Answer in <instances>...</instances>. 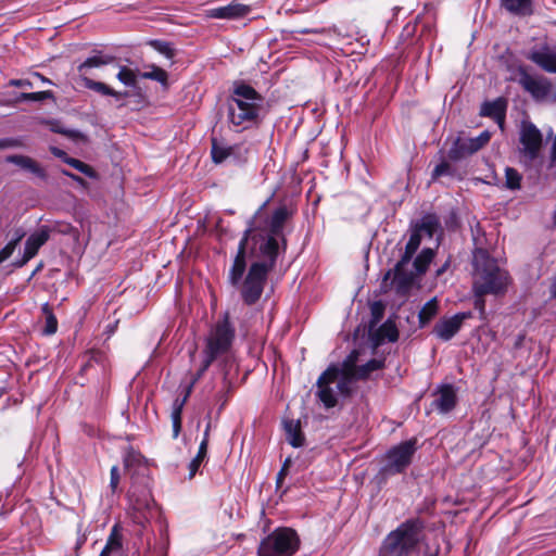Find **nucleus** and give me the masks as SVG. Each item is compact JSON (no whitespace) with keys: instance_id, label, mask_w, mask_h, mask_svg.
I'll use <instances>...</instances> for the list:
<instances>
[{"instance_id":"nucleus-1","label":"nucleus","mask_w":556,"mask_h":556,"mask_svg":"<svg viewBox=\"0 0 556 556\" xmlns=\"http://www.w3.org/2000/svg\"><path fill=\"white\" fill-rule=\"evenodd\" d=\"M262 208L248 222L227 277L232 287L240 288L241 299L247 305H253L261 299L267 276L276 265L277 239L283 237L285 223L292 214L286 205H281L268 220V233H253L256 216Z\"/></svg>"},{"instance_id":"nucleus-2","label":"nucleus","mask_w":556,"mask_h":556,"mask_svg":"<svg viewBox=\"0 0 556 556\" xmlns=\"http://www.w3.org/2000/svg\"><path fill=\"white\" fill-rule=\"evenodd\" d=\"M124 467L131 479L128 492L131 518L136 523L144 525L155 509V502L150 492L147 460L139 452L129 447L124 454Z\"/></svg>"},{"instance_id":"nucleus-3","label":"nucleus","mask_w":556,"mask_h":556,"mask_svg":"<svg viewBox=\"0 0 556 556\" xmlns=\"http://www.w3.org/2000/svg\"><path fill=\"white\" fill-rule=\"evenodd\" d=\"M472 290L475 295H503L506 293L510 277L496 261L483 249H477L472 255Z\"/></svg>"},{"instance_id":"nucleus-4","label":"nucleus","mask_w":556,"mask_h":556,"mask_svg":"<svg viewBox=\"0 0 556 556\" xmlns=\"http://www.w3.org/2000/svg\"><path fill=\"white\" fill-rule=\"evenodd\" d=\"M425 521L409 518L386 535L379 547L378 556H413L418 553L425 539Z\"/></svg>"},{"instance_id":"nucleus-5","label":"nucleus","mask_w":556,"mask_h":556,"mask_svg":"<svg viewBox=\"0 0 556 556\" xmlns=\"http://www.w3.org/2000/svg\"><path fill=\"white\" fill-rule=\"evenodd\" d=\"M262 101V96L254 88L244 83H236L228 100L229 122L247 128L257 118Z\"/></svg>"},{"instance_id":"nucleus-6","label":"nucleus","mask_w":556,"mask_h":556,"mask_svg":"<svg viewBox=\"0 0 556 556\" xmlns=\"http://www.w3.org/2000/svg\"><path fill=\"white\" fill-rule=\"evenodd\" d=\"M420 242L421 235L416 229H413L401 260L396 263L393 270L390 269L384 274L381 283V288L384 291L393 289L396 294L402 296L409 293L415 283V275L410 270L409 265L414 254L420 245Z\"/></svg>"},{"instance_id":"nucleus-7","label":"nucleus","mask_w":556,"mask_h":556,"mask_svg":"<svg viewBox=\"0 0 556 556\" xmlns=\"http://www.w3.org/2000/svg\"><path fill=\"white\" fill-rule=\"evenodd\" d=\"M233 338L235 328L229 321V314L226 313L223 319L216 324L206 340V346L204 350L205 358L197 372L194 381L203 376L217 357L225 355L229 351Z\"/></svg>"},{"instance_id":"nucleus-8","label":"nucleus","mask_w":556,"mask_h":556,"mask_svg":"<svg viewBox=\"0 0 556 556\" xmlns=\"http://www.w3.org/2000/svg\"><path fill=\"white\" fill-rule=\"evenodd\" d=\"M300 538L291 528H277L257 547V556H293L300 548Z\"/></svg>"},{"instance_id":"nucleus-9","label":"nucleus","mask_w":556,"mask_h":556,"mask_svg":"<svg viewBox=\"0 0 556 556\" xmlns=\"http://www.w3.org/2000/svg\"><path fill=\"white\" fill-rule=\"evenodd\" d=\"M416 450V439L404 441L391 447L384 455L380 475L387 478L404 472L412 464Z\"/></svg>"},{"instance_id":"nucleus-10","label":"nucleus","mask_w":556,"mask_h":556,"mask_svg":"<svg viewBox=\"0 0 556 556\" xmlns=\"http://www.w3.org/2000/svg\"><path fill=\"white\" fill-rule=\"evenodd\" d=\"M490 139L491 134L488 130L482 131L475 138L459 136L453 141L447 156L454 162L462 161L481 150Z\"/></svg>"},{"instance_id":"nucleus-11","label":"nucleus","mask_w":556,"mask_h":556,"mask_svg":"<svg viewBox=\"0 0 556 556\" xmlns=\"http://www.w3.org/2000/svg\"><path fill=\"white\" fill-rule=\"evenodd\" d=\"M519 85L527 91L535 101L542 102L549 96L553 85L551 80L544 76H533L525 68L520 67L519 71Z\"/></svg>"},{"instance_id":"nucleus-12","label":"nucleus","mask_w":556,"mask_h":556,"mask_svg":"<svg viewBox=\"0 0 556 556\" xmlns=\"http://www.w3.org/2000/svg\"><path fill=\"white\" fill-rule=\"evenodd\" d=\"M526 58L544 72L556 74V47L547 42L535 45Z\"/></svg>"},{"instance_id":"nucleus-13","label":"nucleus","mask_w":556,"mask_h":556,"mask_svg":"<svg viewBox=\"0 0 556 556\" xmlns=\"http://www.w3.org/2000/svg\"><path fill=\"white\" fill-rule=\"evenodd\" d=\"M338 366L331 365L325 370L317 380L318 392L317 396L323 402L326 408H332L337 405V389L331 387L336 381L338 375Z\"/></svg>"},{"instance_id":"nucleus-14","label":"nucleus","mask_w":556,"mask_h":556,"mask_svg":"<svg viewBox=\"0 0 556 556\" xmlns=\"http://www.w3.org/2000/svg\"><path fill=\"white\" fill-rule=\"evenodd\" d=\"M471 312L457 313L451 317L441 318L433 327V333L442 341H450L460 330L464 321L471 318Z\"/></svg>"},{"instance_id":"nucleus-15","label":"nucleus","mask_w":556,"mask_h":556,"mask_svg":"<svg viewBox=\"0 0 556 556\" xmlns=\"http://www.w3.org/2000/svg\"><path fill=\"white\" fill-rule=\"evenodd\" d=\"M520 142L525 155L534 160L538 157L542 146V134L533 124H523L520 131Z\"/></svg>"},{"instance_id":"nucleus-16","label":"nucleus","mask_w":556,"mask_h":556,"mask_svg":"<svg viewBox=\"0 0 556 556\" xmlns=\"http://www.w3.org/2000/svg\"><path fill=\"white\" fill-rule=\"evenodd\" d=\"M220 369L223 374V389L218 392L217 399L220 403L219 409H222L228 401V394L231 392L233 381L238 375V366L231 357L225 356L220 362Z\"/></svg>"},{"instance_id":"nucleus-17","label":"nucleus","mask_w":556,"mask_h":556,"mask_svg":"<svg viewBox=\"0 0 556 556\" xmlns=\"http://www.w3.org/2000/svg\"><path fill=\"white\" fill-rule=\"evenodd\" d=\"M50 231L47 227H41L39 230L31 233L26 242L23 258L15 263V266L22 267L30 261L39 251V249L49 240Z\"/></svg>"},{"instance_id":"nucleus-18","label":"nucleus","mask_w":556,"mask_h":556,"mask_svg":"<svg viewBox=\"0 0 556 556\" xmlns=\"http://www.w3.org/2000/svg\"><path fill=\"white\" fill-rule=\"evenodd\" d=\"M251 11L250 5L232 1L225 7L208 10L207 16L219 20H237L247 16Z\"/></svg>"},{"instance_id":"nucleus-19","label":"nucleus","mask_w":556,"mask_h":556,"mask_svg":"<svg viewBox=\"0 0 556 556\" xmlns=\"http://www.w3.org/2000/svg\"><path fill=\"white\" fill-rule=\"evenodd\" d=\"M507 101L504 98H497L493 101H486L481 105L480 115L492 118L503 130L506 117Z\"/></svg>"},{"instance_id":"nucleus-20","label":"nucleus","mask_w":556,"mask_h":556,"mask_svg":"<svg viewBox=\"0 0 556 556\" xmlns=\"http://www.w3.org/2000/svg\"><path fill=\"white\" fill-rule=\"evenodd\" d=\"M456 401L457 396L454 387L452 384H445L439 389L433 405L440 413L446 414L455 407Z\"/></svg>"},{"instance_id":"nucleus-21","label":"nucleus","mask_w":556,"mask_h":556,"mask_svg":"<svg viewBox=\"0 0 556 556\" xmlns=\"http://www.w3.org/2000/svg\"><path fill=\"white\" fill-rule=\"evenodd\" d=\"M399 339V331L395 324L388 319L383 323L375 333L371 334L372 344L375 348L382 344L386 340L395 342Z\"/></svg>"},{"instance_id":"nucleus-22","label":"nucleus","mask_w":556,"mask_h":556,"mask_svg":"<svg viewBox=\"0 0 556 556\" xmlns=\"http://www.w3.org/2000/svg\"><path fill=\"white\" fill-rule=\"evenodd\" d=\"M338 375L336 376V389L338 391V394L348 397L352 395L354 392V384L356 380H359L358 377H356L355 372H349L341 370L338 367Z\"/></svg>"},{"instance_id":"nucleus-23","label":"nucleus","mask_w":556,"mask_h":556,"mask_svg":"<svg viewBox=\"0 0 556 556\" xmlns=\"http://www.w3.org/2000/svg\"><path fill=\"white\" fill-rule=\"evenodd\" d=\"M115 58L110 54H104L101 51H97L93 55L87 58L83 63L77 66V71L81 76H87L88 70L93 67H101L114 62Z\"/></svg>"},{"instance_id":"nucleus-24","label":"nucleus","mask_w":556,"mask_h":556,"mask_svg":"<svg viewBox=\"0 0 556 556\" xmlns=\"http://www.w3.org/2000/svg\"><path fill=\"white\" fill-rule=\"evenodd\" d=\"M501 5L516 16L525 17L533 14L532 0H501Z\"/></svg>"},{"instance_id":"nucleus-25","label":"nucleus","mask_w":556,"mask_h":556,"mask_svg":"<svg viewBox=\"0 0 556 556\" xmlns=\"http://www.w3.org/2000/svg\"><path fill=\"white\" fill-rule=\"evenodd\" d=\"M5 161L8 163H12L20 166L21 168L28 170L38 177L46 176L45 170L39 166V164L36 161H34L29 156L20 154L8 155L5 157Z\"/></svg>"},{"instance_id":"nucleus-26","label":"nucleus","mask_w":556,"mask_h":556,"mask_svg":"<svg viewBox=\"0 0 556 556\" xmlns=\"http://www.w3.org/2000/svg\"><path fill=\"white\" fill-rule=\"evenodd\" d=\"M283 428L286 431L287 441L293 447H301L304 445L305 438L301 431L300 421L293 419L285 420Z\"/></svg>"},{"instance_id":"nucleus-27","label":"nucleus","mask_w":556,"mask_h":556,"mask_svg":"<svg viewBox=\"0 0 556 556\" xmlns=\"http://www.w3.org/2000/svg\"><path fill=\"white\" fill-rule=\"evenodd\" d=\"M80 80L83 81L84 87H86L87 89L93 90L96 92H99L103 96H110V97H114L117 99H121V98H124L127 96L126 92L123 93V92L116 91V90L112 89L110 86H108L106 84L92 80L88 76H81Z\"/></svg>"},{"instance_id":"nucleus-28","label":"nucleus","mask_w":556,"mask_h":556,"mask_svg":"<svg viewBox=\"0 0 556 556\" xmlns=\"http://www.w3.org/2000/svg\"><path fill=\"white\" fill-rule=\"evenodd\" d=\"M434 257V251L430 248H426L424 249L415 258L414 263H413V267H414V270L410 269L414 275H415V279L417 278V276H420L422 274H425L430 265V263L432 262Z\"/></svg>"},{"instance_id":"nucleus-29","label":"nucleus","mask_w":556,"mask_h":556,"mask_svg":"<svg viewBox=\"0 0 556 556\" xmlns=\"http://www.w3.org/2000/svg\"><path fill=\"white\" fill-rule=\"evenodd\" d=\"M440 227V222L435 215L428 214L425 215L418 224H416L415 228L419 231L420 235H426L429 238H432L433 235Z\"/></svg>"},{"instance_id":"nucleus-30","label":"nucleus","mask_w":556,"mask_h":556,"mask_svg":"<svg viewBox=\"0 0 556 556\" xmlns=\"http://www.w3.org/2000/svg\"><path fill=\"white\" fill-rule=\"evenodd\" d=\"M232 153V148L224 144L216 138H212V160L216 164L223 163Z\"/></svg>"},{"instance_id":"nucleus-31","label":"nucleus","mask_w":556,"mask_h":556,"mask_svg":"<svg viewBox=\"0 0 556 556\" xmlns=\"http://www.w3.org/2000/svg\"><path fill=\"white\" fill-rule=\"evenodd\" d=\"M438 314L437 299L429 300L419 311V326L425 327Z\"/></svg>"},{"instance_id":"nucleus-32","label":"nucleus","mask_w":556,"mask_h":556,"mask_svg":"<svg viewBox=\"0 0 556 556\" xmlns=\"http://www.w3.org/2000/svg\"><path fill=\"white\" fill-rule=\"evenodd\" d=\"M42 314L46 318V326L43 328V333L47 336H51L58 330V320L55 315L53 314L50 305L45 303L41 307Z\"/></svg>"},{"instance_id":"nucleus-33","label":"nucleus","mask_w":556,"mask_h":556,"mask_svg":"<svg viewBox=\"0 0 556 556\" xmlns=\"http://www.w3.org/2000/svg\"><path fill=\"white\" fill-rule=\"evenodd\" d=\"M383 361L372 358L368 361L366 364L358 366L355 375L358 377L359 380L366 379L370 372L381 369L383 367Z\"/></svg>"},{"instance_id":"nucleus-34","label":"nucleus","mask_w":556,"mask_h":556,"mask_svg":"<svg viewBox=\"0 0 556 556\" xmlns=\"http://www.w3.org/2000/svg\"><path fill=\"white\" fill-rule=\"evenodd\" d=\"M150 68L151 71L149 72L139 73V76L143 79H152L162 85H166L168 78L166 71L156 65H151Z\"/></svg>"},{"instance_id":"nucleus-35","label":"nucleus","mask_w":556,"mask_h":556,"mask_svg":"<svg viewBox=\"0 0 556 556\" xmlns=\"http://www.w3.org/2000/svg\"><path fill=\"white\" fill-rule=\"evenodd\" d=\"M521 175L513 167L505 169V187L510 190H518L521 187Z\"/></svg>"},{"instance_id":"nucleus-36","label":"nucleus","mask_w":556,"mask_h":556,"mask_svg":"<svg viewBox=\"0 0 556 556\" xmlns=\"http://www.w3.org/2000/svg\"><path fill=\"white\" fill-rule=\"evenodd\" d=\"M116 77L127 87L135 88L137 86V74L134 70L127 66H121Z\"/></svg>"},{"instance_id":"nucleus-37","label":"nucleus","mask_w":556,"mask_h":556,"mask_svg":"<svg viewBox=\"0 0 556 556\" xmlns=\"http://www.w3.org/2000/svg\"><path fill=\"white\" fill-rule=\"evenodd\" d=\"M54 94L51 90L38 91V92H23L18 97V101H45L53 99Z\"/></svg>"},{"instance_id":"nucleus-38","label":"nucleus","mask_w":556,"mask_h":556,"mask_svg":"<svg viewBox=\"0 0 556 556\" xmlns=\"http://www.w3.org/2000/svg\"><path fill=\"white\" fill-rule=\"evenodd\" d=\"M64 162L88 177L92 178L96 176L93 168L80 160L68 156L64 159Z\"/></svg>"},{"instance_id":"nucleus-39","label":"nucleus","mask_w":556,"mask_h":556,"mask_svg":"<svg viewBox=\"0 0 556 556\" xmlns=\"http://www.w3.org/2000/svg\"><path fill=\"white\" fill-rule=\"evenodd\" d=\"M358 357L357 351H352L350 355L343 361L341 367H339L341 370L349 371V372H356L358 366L356 365Z\"/></svg>"},{"instance_id":"nucleus-40","label":"nucleus","mask_w":556,"mask_h":556,"mask_svg":"<svg viewBox=\"0 0 556 556\" xmlns=\"http://www.w3.org/2000/svg\"><path fill=\"white\" fill-rule=\"evenodd\" d=\"M151 45L157 50L160 53L164 54L168 59H172L175 55L174 49L170 43L161 40H154Z\"/></svg>"},{"instance_id":"nucleus-41","label":"nucleus","mask_w":556,"mask_h":556,"mask_svg":"<svg viewBox=\"0 0 556 556\" xmlns=\"http://www.w3.org/2000/svg\"><path fill=\"white\" fill-rule=\"evenodd\" d=\"M444 175H453L452 166L445 161L434 167L432 172V179H437Z\"/></svg>"},{"instance_id":"nucleus-42","label":"nucleus","mask_w":556,"mask_h":556,"mask_svg":"<svg viewBox=\"0 0 556 556\" xmlns=\"http://www.w3.org/2000/svg\"><path fill=\"white\" fill-rule=\"evenodd\" d=\"M190 392H191V386L186 390V393H185L184 397H181V399L177 397L174 401L172 413L182 414V408H184L186 402L188 401Z\"/></svg>"},{"instance_id":"nucleus-43","label":"nucleus","mask_w":556,"mask_h":556,"mask_svg":"<svg viewBox=\"0 0 556 556\" xmlns=\"http://www.w3.org/2000/svg\"><path fill=\"white\" fill-rule=\"evenodd\" d=\"M106 545L117 551L122 547L121 536L117 533L116 526L112 529V532L106 541Z\"/></svg>"},{"instance_id":"nucleus-44","label":"nucleus","mask_w":556,"mask_h":556,"mask_svg":"<svg viewBox=\"0 0 556 556\" xmlns=\"http://www.w3.org/2000/svg\"><path fill=\"white\" fill-rule=\"evenodd\" d=\"M170 418L173 424V437L177 438L181 430V414L172 413Z\"/></svg>"},{"instance_id":"nucleus-45","label":"nucleus","mask_w":556,"mask_h":556,"mask_svg":"<svg viewBox=\"0 0 556 556\" xmlns=\"http://www.w3.org/2000/svg\"><path fill=\"white\" fill-rule=\"evenodd\" d=\"M110 473H111L110 488L114 492L117 489L118 483H119V479H121L118 467L117 466H113L111 468V472Z\"/></svg>"},{"instance_id":"nucleus-46","label":"nucleus","mask_w":556,"mask_h":556,"mask_svg":"<svg viewBox=\"0 0 556 556\" xmlns=\"http://www.w3.org/2000/svg\"><path fill=\"white\" fill-rule=\"evenodd\" d=\"M22 142L15 138H2L0 139V150L9 149V148H17L21 147Z\"/></svg>"},{"instance_id":"nucleus-47","label":"nucleus","mask_w":556,"mask_h":556,"mask_svg":"<svg viewBox=\"0 0 556 556\" xmlns=\"http://www.w3.org/2000/svg\"><path fill=\"white\" fill-rule=\"evenodd\" d=\"M15 248L16 247L9 242L3 249L0 250V264L13 254Z\"/></svg>"},{"instance_id":"nucleus-48","label":"nucleus","mask_w":556,"mask_h":556,"mask_svg":"<svg viewBox=\"0 0 556 556\" xmlns=\"http://www.w3.org/2000/svg\"><path fill=\"white\" fill-rule=\"evenodd\" d=\"M202 463L203 460L197 456L189 463V479H192L195 476Z\"/></svg>"},{"instance_id":"nucleus-49","label":"nucleus","mask_w":556,"mask_h":556,"mask_svg":"<svg viewBox=\"0 0 556 556\" xmlns=\"http://www.w3.org/2000/svg\"><path fill=\"white\" fill-rule=\"evenodd\" d=\"M9 85L18 88H33V83L28 79H11Z\"/></svg>"},{"instance_id":"nucleus-50","label":"nucleus","mask_w":556,"mask_h":556,"mask_svg":"<svg viewBox=\"0 0 556 556\" xmlns=\"http://www.w3.org/2000/svg\"><path fill=\"white\" fill-rule=\"evenodd\" d=\"M207 446H208V442H206V440H202L199 445L198 453L195 455L198 458L202 459L203 462L207 455Z\"/></svg>"},{"instance_id":"nucleus-51","label":"nucleus","mask_w":556,"mask_h":556,"mask_svg":"<svg viewBox=\"0 0 556 556\" xmlns=\"http://www.w3.org/2000/svg\"><path fill=\"white\" fill-rule=\"evenodd\" d=\"M475 307L479 309L480 314L483 315L485 311V300L483 299L484 295H475Z\"/></svg>"},{"instance_id":"nucleus-52","label":"nucleus","mask_w":556,"mask_h":556,"mask_svg":"<svg viewBox=\"0 0 556 556\" xmlns=\"http://www.w3.org/2000/svg\"><path fill=\"white\" fill-rule=\"evenodd\" d=\"M288 466H289V459H287L285 462L282 468L280 469V471L277 475V485L278 486L281 485V483L287 475Z\"/></svg>"},{"instance_id":"nucleus-53","label":"nucleus","mask_w":556,"mask_h":556,"mask_svg":"<svg viewBox=\"0 0 556 556\" xmlns=\"http://www.w3.org/2000/svg\"><path fill=\"white\" fill-rule=\"evenodd\" d=\"M25 237V231L22 228H18L14 232V238L10 241L14 247L21 242V240Z\"/></svg>"},{"instance_id":"nucleus-54","label":"nucleus","mask_w":556,"mask_h":556,"mask_svg":"<svg viewBox=\"0 0 556 556\" xmlns=\"http://www.w3.org/2000/svg\"><path fill=\"white\" fill-rule=\"evenodd\" d=\"M371 309H372L374 317L378 319L381 316V314H382V306H381V304L377 303V302L374 303Z\"/></svg>"},{"instance_id":"nucleus-55","label":"nucleus","mask_w":556,"mask_h":556,"mask_svg":"<svg viewBox=\"0 0 556 556\" xmlns=\"http://www.w3.org/2000/svg\"><path fill=\"white\" fill-rule=\"evenodd\" d=\"M51 151L55 156L62 159L63 161L65 157H68L67 154L63 150H60L58 148H52Z\"/></svg>"},{"instance_id":"nucleus-56","label":"nucleus","mask_w":556,"mask_h":556,"mask_svg":"<svg viewBox=\"0 0 556 556\" xmlns=\"http://www.w3.org/2000/svg\"><path fill=\"white\" fill-rule=\"evenodd\" d=\"M62 174L65 175V176H68L71 177L72 179H74L75 181L79 182V184H83L84 182V179L80 178L79 176L77 175H74L72 173H70L68 170H62Z\"/></svg>"},{"instance_id":"nucleus-57","label":"nucleus","mask_w":556,"mask_h":556,"mask_svg":"<svg viewBox=\"0 0 556 556\" xmlns=\"http://www.w3.org/2000/svg\"><path fill=\"white\" fill-rule=\"evenodd\" d=\"M211 426H212V424H211V421H208L206 427H205L204 433H203V439L202 440H206V442H208V440H210Z\"/></svg>"},{"instance_id":"nucleus-58","label":"nucleus","mask_w":556,"mask_h":556,"mask_svg":"<svg viewBox=\"0 0 556 556\" xmlns=\"http://www.w3.org/2000/svg\"><path fill=\"white\" fill-rule=\"evenodd\" d=\"M33 76H34V77H36V78H38V79H40V80H41L42 83H45V84H52V81H51L49 78L45 77V76H43V75H41L40 73H34V75H33Z\"/></svg>"},{"instance_id":"nucleus-59","label":"nucleus","mask_w":556,"mask_h":556,"mask_svg":"<svg viewBox=\"0 0 556 556\" xmlns=\"http://www.w3.org/2000/svg\"><path fill=\"white\" fill-rule=\"evenodd\" d=\"M114 549L105 544L99 556H109Z\"/></svg>"},{"instance_id":"nucleus-60","label":"nucleus","mask_w":556,"mask_h":556,"mask_svg":"<svg viewBox=\"0 0 556 556\" xmlns=\"http://www.w3.org/2000/svg\"><path fill=\"white\" fill-rule=\"evenodd\" d=\"M551 294L554 299H556V277L554 278L551 286Z\"/></svg>"},{"instance_id":"nucleus-61","label":"nucleus","mask_w":556,"mask_h":556,"mask_svg":"<svg viewBox=\"0 0 556 556\" xmlns=\"http://www.w3.org/2000/svg\"><path fill=\"white\" fill-rule=\"evenodd\" d=\"M64 232L74 236L76 239L78 238V231H77V229H74L73 227H68V230H64Z\"/></svg>"},{"instance_id":"nucleus-62","label":"nucleus","mask_w":556,"mask_h":556,"mask_svg":"<svg viewBox=\"0 0 556 556\" xmlns=\"http://www.w3.org/2000/svg\"><path fill=\"white\" fill-rule=\"evenodd\" d=\"M448 266V262H446L443 266H441L438 270H437V276H441L447 268Z\"/></svg>"},{"instance_id":"nucleus-63","label":"nucleus","mask_w":556,"mask_h":556,"mask_svg":"<svg viewBox=\"0 0 556 556\" xmlns=\"http://www.w3.org/2000/svg\"><path fill=\"white\" fill-rule=\"evenodd\" d=\"M85 542V539H78L76 547L78 548L80 545H83Z\"/></svg>"}]
</instances>
